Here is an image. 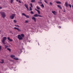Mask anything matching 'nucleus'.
Returning a JSON list of instances; mask_svg holds the SVG:
<instances>
[{"instance_id":"nucleus-1","label":"nucleus","mask_w":73,"mask_h":73,"mask_svg":"<svg viewBox=\"0 0 73 73\" xmlns=\"http://www.w3.org/2000/svg\"><path fill=\"white\" fill-rule=\"evenodd\" d=\"M0 14H1V16L4 19L5 18V17L6 16L5 15V13L4 12H1L0 13Z\"/></svg>"},{"instance_id":"nucleus-2","label":"nucleus","mask_w":73,"mask_h":73,"mask_svg":"<svg viewBox=\"0 0 73 73\" xmlns=\"http://www.w3.org/2000/svg\"><path fill=\"white\" fill-rule=\"evenodd\" d=\"M15 14H13L12 15H11L10 17V18L11 19H13L14 17H15Z\"/></svg>"},{"instance_id":"nucleus-3","label":"nucleus","mask_w":73,"mask_h":73,"mask_svg":"<svg viewBox=\"0 0 73 73\" xmlns=\"http://www.w3.org/2000/svg\"><path fill=\"white\" fill-rule=\"evenodd\" d=\"M18 38L19 39V40H23V37L21 35H18Z\"/></svg>"},{"instance_id":"nucleus-4","label":"nucleus","mask_w":73,"mask_h":73,"mask_svg":"<svg viewBox=\"0 0 73 73\" xmlns=\"http://www.w3.org/2000/svg\"><path fill=\"white\" fill-rule=\"evenodd\" d=\"M23 51H25V49H21L19 50V53H21L22 52H23Z\"/></svg>"},{"instance_id":"nucleus-5","label":"nucleus","mask_w":73,"mask_h":73,"mask_svg":"<svg viewBox=\"0 0 73 73\" xmlns=\"http://www.w3.org/2000/svg\"><path fill=\"white\" fill-rule=\"evenodd\" d=\"M22 15H23V16H25V17H26V18H29V16H28V15H27L24 13H22Z\"/></svg>"},{"instance_id":"nucleus-6","label":"nucleus","mask_w":73,"mask_h":73,"mask_svg":"<svg viewBox=\"0 0 73 73\" xmlns=\"http://www.w3.org/2000/svg\"><path fill=\"white\" fill-rule=\"evenodd\" d=\"M14 29H16L17 30V31H19V32H21V30H20V29H19V28H17V27H15L14 28Z\"/></svg>"},{"instance_id":"nucleus-7","label":"nucleus","mask_w":73,"mask_h":73,"mask_svg":"<svg viewBox=\"0 0 73 73\" xmlns=\"http://www.w3.org/2000/svg\"><path fill=\"white\" fill-rule=\"evenodd\" d=\"M7 37H4L3 38L2 41H5V40H7Z\"/></svg>"},{"instance_id":"nucleus-8","label":"nucleus","mask_w":73,"mask_h":73,"mask_svg":"<svg viewBox=\"0 0 73 73\" xmlns=\"http://www.w3.org/2000/svg\"><path fill=\"white\" fill-rule=\"evenodd\" d=\"M10 56L11 58H13H13H15V56L14 55H11Z\"/></svg>"},{"instance_id":"nucleus-9","label":"nucleus","mask_w":73,"mask_h":73,"mask_svg":"<svg viewBox=\"0 0 73 73\" xmlns=\"http://www.w3.org/2000/svg\"><path fill=\"white\" fill-rule=\"evenodd\" d=\"M32 20H34L35 22H36V18H35V17H32Z\"/></svg>"},{"instance_id":"nucleus-10","label":"nucleus","mask_w":73,"mask_h":73,"mask_svg":"<svg viewBox=\"0 0 73 73\" xmlns=\"http://www.w3.org/2000/svg\"><path fill=\"white\" fill-rule=\"evenodd\" d=\"M52 13L53 14H54V15H56V13H57V12H56L55 11H52Z\"/></svg>"},{"instance_id":"nucleus-11","label":"nucleus","mask_w":73,"mask_h":73,"mask_svg":"<svg viewBox=\"0 0 73 73\" xmlns=\"http://www.w3.org/2000/svg\"><path fill=\"white\" fill-rule=\"evenodd\" d=\"M7 39L10 42L12 41H13L12 40L10 39V38H9V37H7Z\"/></svg>"},{"instance_id":"nucleus-12","label":"nucleus","mask_w":73,"mask_h":73,"mask_svg":"<svg viewBox=\"0 0 73 73\" xmlns=\"http://www.w3.org/2000/svg\"><path fill=\"white\" fill-rule=\"evenodd\" d=\"M13 59L14 60H19V59L18 58L16 57H15Z\"/></svg>"},{"instance_id":"nucleus-13","label":"nucleus","mask_w":73,"mask_h":73,"mask_svg":"<svg viewBox=\"0 0 73 73\" xmlns=\"http://www.w3.org/2000/svg\"><path fill=\"white\" fill-rule=\"evenodd\" d=\"M65 4L66 5V7H68L69 6V4L67 3V2H65Z\"/></svg>"},{"instance_id":"nucleus-14","label":"nucleus","mask_w":73,"mask_h":73,"mask_svg":"<svg viewBox=\"0 0 73 73\" xmlns=\"http://www.w3.org/2000/svg\"><path fill=\"white\" fill-rule=\"evenodd\" d=\"M35 10H36V11H37L39 15H40V11H39V10H37V9H35Z\"/></svg>"},{"instance_id":"nucleus-15","label":"nucleus","mask_w":73,"mask_h":73,"mask_svg":"<svg viewBox=\"0 0 73 73\" xmlns=\"http://www.w3.org/2000/svg\"><path fill=\"white\" fill-rule=\"evenodd\" d=\"M38 14H35L34 15V17H38Z\"/></svg>"},{"instance_id":"nucleus-16","label":"nucleus","mask_w":73,"mask_h":73,"mask_svg":"<svg viewBox=\"0 0 73 73\" xmlns=\"http://www.w3.org/2000/svg\"><path fill=\"white\" fill-rule=\"evenodd\" d=\"M21 36L22 37V38H23V37H24V34H21Z\"/></svg>"},{"instance_id":"nucleus-17","label":"nucleus","mask_w":73,"mask_h":73,"mask_svg":"<svg viewBox=\"0 0 73 73\" xmlns=\"http://www.w3.org/2000/svg\"><path fill=\"white\" fill-rule=\"evenodd\" d=\"M56 3L57 4H61V3L60 1H57L56 2Z\"/></svg>"},{"instance_id":"nucleus-18","label":"nucleus","mask_w":73,"mask_h":73,"mask_svg":"<svg viewBox=\"0 0 73 73\" xmlns=\"http://www.w3.org/2000/svg\"><path fill=\"white\" fill-rule=\"evenodd\" d=\"M57 7H58L59 8H60V9H62V7H61L60 6V5H58Z\"/></svg>"},{"instance_id":"nucleus-19","label":"nucleus","mask_w":73,"mask_h":73,"mask_svg":"<svg viewBox=\"0 0 73 73\" xmlns=\"http://www.w3.org/2000/svg\"><path fill=\"white\" fill-rule=\"evenodd\" d=\"M25 6L26 7V8H28V5H27L26 4H25Z\"/></svg>"},{"instance_id":"nucleus-20","label":"nucleus","mask_w":73,"mask_h":73,"mask_svg":"<svg viewBox=\"0 0 73 73\" xmlns=\"http://www.w3.org/2000/svg\"><path fill=\"white\" fill-rule=\"evenodd\" d=\"M7 50H9V52H11V50L9 48H7Z\"/></svg>"},{"instance_id":"nucleus-21","label":"nucleus","mask_w":73,"mask_h":73,"mask_svg":"<svg viewBox=\"0 0 73 73\" xmlns=\"http://www.w3.org/2000/svg\"><path fill=\"white\" fill-rule=\"evenodd\" d=\"M40 6L41 7H42V8H44V4H42V5H40Z\"/></svg>"},{"instance_id":"nucleus-22","label":"nucleus","mask_w":73,"mask_h":73,"mask_svg":"<svg viewBox=\"0 0 73 73\" xmlns=\"http://www.w3.org/2000/svg\"><path fill=\"white\" fill-rule=\"evenodd\" d=\"M5 49H7L8 47V46L5 45Z\"/></svg>"},{"instance_id":"nucleus-23","label":"nucleus","mask_w":73,"mask_h":73,"mask_svg":"<svg viewBox=\"0 0 73 73\" xmlns=\"http://www.w3.org/2000/svg\"><path fill=\"white\" fill-rule=\"evenodd\" d=\"M15 25V27H18V28L20 27V26L19 25Z\"/></svg>"},{"instance_id":"nucleus-24","label":"nucleus","mask_w":73,"mask_h":73,"mask_svg":"<svg viewBox=\"0 0 73 73\" xmlns=\"http://www.w3.org/2000/svg\"><path fill=\"white\" fill-rule=\"evenodd\" d=\"M1 61H2V62H1V64H3V62H4V60H1Z\"/></svg>"},{"instance_id":"nucleus-25","label":"nucleus","mask_w":73,"mask_h":73,"mask_svg":"<svg viewBox=\"0 0 73 73\" xmlns=\"http://www.w3.org/2000/svg\"><path fill=\"white\" fill-rule=\"evenodd\" d=\"M27 42H31V41L29 40H28V38H27Z\"/></svg>"},{"instance_id":"nucleus-26","label":"nucleus","mask_w":73,"mask_h":73,"mask_svg":"<svg viewBox=\"0 0 73 73\" xmlns=\"http://www.w3.org/2000/svg\"><path fill=\"white\" fill-rule=\"evenodd\" d=\"M35 0H32L31 1V2H32V3L35 2Z\"/></svg>"},{"instance_id":"nucleus-27","label":"nucleus","mask_w":73,"mask_h":73,"mask_svg":"<svg viewBox=\"0 0 73 73\" xmlns=\"http://www.w3.org/2000/svg\"><path fill=\"white\" fill-rule=\"evenodd\" d=\"M38 3L40 4H42V3L41 2H38Z\"/></svg>"},{"instance_id":"nucleus-28","label":"nucleus","mask_w":73,"mask_h":73,"mask_svg":"<svg viewBox=\"0 0 73 73\" xmlns=\"http://www.w3.org/2000/svg\"><path fill=\"white\" fill-rule=\"evenodd\" d=\"M50 5H53V3H52L51 2H50Z\"/></svg>"},{"instance_id":"nucleus-29","label":"nucleus","mask_w":73,"mask_h":73,"mask_svg":"<svg viewBox=\"0 0 73 73\" xmlns=\"http://www.w3.org/2000/svg\"><path fill=\"white\" fill-rule=\"evenodd\" d=\"M30 11H32V8L31 7H30Z\"/></svg>"},{"instance_id":"nucleus-30","label":"nucleus","mask_w":73,"mask_h":73,"mask_svg":"<svg viewBox=\"0 0 73 73\" xmlns=\"http://www.w3.org/2000/svg\"><path fill=\"white\" fill-rule=\"evenodd\" d=\"M13 0H11V3H12H12H13Z\"/></svg>"},{"instance_id":"nucleus-31","label":"nucleus","mask_w":73,"mask_h":73,"mask_svg":"<svg viewBox=\"0 0 73 73\" xmlns=\"http://www.w3.org/2000/svg\"><path fill=\"white\" fill-rule=\"evenodd\" d=\"M30 5H31V7H33V5H32V4L31 3L30 4Z\"/></svg>"},{"instance_id":"nucleus-32","label":"nucleus","mask_w":73,"mask_h":73,"mask_svg":"<svg viewBox=\"0 0 73 73\" xmlns=\"http://www.w3.org/2000/svg\"><path fill=\"white\" fill-rule=\"evenodd\" d=\"M69 5L70 8H71L72 7V5H71V4H70Z\"/></svg>"},{"instance_id":"nucleus-33","label":"nucleus","mask_w":73,"mask_h":73,"mask_svg":"<svg viewBox=\"0 0 73 73\" xmlns=\"http://www.w3.org/2000/svg\"><path fill=\"white\" fill-rule=\"evenodd\" d=\"M37 8L38 9H40V8H39V7L38 6H37Z\"/></svg>"},{"instance_id":"nucleus-34","label":"nucleus","mask_w":73,"mask_h":73,"mask_svg":"<svg viewBox=\"0 0 73 73\" xmlns=\"http://www.w3.org/2000/svg\"><path fill=\"white\" fill-rule=\"evenodd\" d=\"M38 17H42V16L40 15H38Z\"/></svg>"},{"instance_id":"nucleus-35","label":"nucleus","mask_w":73,"mask_h":73,"mask_svg":"<svg viewBox=\"0 0 73 73\" xmlns=\"http://www.w3.org/2000/svg\"><path fill=\"white\" fill-rule=\"evenodd\" d=\"M5 42V41H3V40H2V42L3 44H5V42Z\"/></svg>"},{"instance_id":"nucleus-36","label":"nucleus","mask_w":73,"mask_h":73,"mask_svg":"<svg viewBox=\"0 0 73 73\" xmlns=\"http://www.w3.org/2000/svg\"><path fill=\"white\" fill-rule=\"evenodd\" d=\"M25 23H28V21H25Z\"/></svg>"},{"instance_id":"nucleus-37","label":"nucleus","mask_w":73,"mask_h":73,"mask_svg":"<svg viewBox=\"0 0 73 73\" xmlns=\"http://www.w3.org/2000/svg\"><path fill=\"white\" fill-rule=\"evenodd\" d=\"M31 13L32 14H33V11H31Z\"/></svg>"},{"instance_id":"nucleus-38","label":"nucleus","mask_w":73,"mask_h":73,"mask_svg":"<svg viewBox=\"0 0 73 73\" xmlns=\"http://www.w3.org/2000/svg\"><path fill=\"white\" fill-rule=\"evenodd\" d=\"M14 22L16 23V21L15 20H14Z\"/></svg>"},{"instance_id":"nucleus-39","label":"nucleus","mask_w":73,"mask_h":73,"mask_svg":"<svg viewBox=\"0 0 73 73\" xmlns=\"http://www.w3.org/2000/svg\"><path fill=\"white\" fill-rule=\"evenodd\" d=\"M1 46H0V52L1 51Z\"/></svg>"},{"instance_id":"nucleus-40","label":"nucleus","mask_w":73,"mask_h":73,"mask_svg":"<svg viewBox=\"0 0 73 73\" xmlns=\"http://www.w3.org/2000/svg\"><path fill=\"white\" fill-rule=\"evenodd\" d=\"M44 2H45V3H47V4H48V2H47L46 1V0L44 1Z\"/></svg>"},{"instance_id":"nucleus-41","label":"nucleus","mask_w":73,"mask_h":73,"mask_svg":"<svg viewBox=\"0 0 73 73\" xmlns=\"http://www.w3.org/2000/svg\"><path fill=\"white\" fill-rule=\"evenodd\" d=\"M27 11H29V9H28V7H27Z\"/></svg>"},{"instance_id":"nucleus-42","label":"nucleus","mask_w":73,"mask_h":73,"mask_svg":"<svg viewBox=\"0 0 73 73\" xmlns=\"http://www.w3.org/2000/svg\"><path fill=\"white\" fill-rule=\"evenodd\" d=\"M19 3H21V1H19Z\"/></svg>"},{"instance_id":"nucleus-43","label":"nucleus","mask_w":73,"mask_h":73,"mask_svg":"<svg viewBox=\"0 0 73 73\" xmlns=\"http://www.w3.org/2000/svg\"><path fill=\"white\" fill-rule=\"evenodd\" d=\"M2 9V7H0V9Z\"/></svg>"},{"instance_id":"nucleus-44","label":"nucleus","mask_w":73,"mask_h":73,"mask_svg":"<svg viewBox=\"0 0 73 73\" xmlns=\"http://www.w3.org/2000/svg\"><path fill=\"white\" fill-rule=\"evenodd\" d=\"M11 61H14L13 60H10Z\"/></svg>"},{"instance_id":"nucleus-45","label":"nucleus","mask_w":73,"mask_h":73,"mask_svg":"<svg viewBox=\"0 0 73 73\" xmlns=\"http://www.w3.org/2000/svg\"><path fill=\"white\" fill-rule=\"evenodd\" d=\"M18 1H19V0H16L17 1V2H18Z\"/></svg>"},{"instance_id":"nucleus-46","label":"nucleus","mask_w":73,"mask_h":73,"mask_svg":"<svg viewBox=\"0 0 73 73\" xmlns=\"http://www.w3.org/2000/svg\"><path fill=\"white\" fill-rule=\"evenodd\" d=\"M59 28H61V27L59 26Z\"/></svg>"},{"instance_id":"nucleus-47","label":"nucleus","mask_w":73,"mask_h":73,"mask_svg":"<svg viewBox=\"0 0 73 73\" xmlns=\"http://www.w3.org/2000/svg\"><path fill=\"white\" fill-rule=\"evenodd\" d=\"M59 12L60 13V11H59Z\"/></svg>"},{"instance_id":"nucleus-48","label":"nucleus","mask_w":73,"mask_h":73,"mask_svg":"<svg viewBox=\"0 0 73 73\" xmlns=\"http://www.w3.org/2000/svg\"><path fill=\"white\" fill-rule=\"evenodd\" d=\"M38 45H39V43H38Z\"/></svg>"},{"instance_id":"nucleus-49","label":"nucleus","mask_w":73,"mask_h":73,"mask_svg":"<svg viewBox=\"0 0 73 73\" xmlns=\"http://www.w3.org/2000/svg\"><path fill=\"white\" fill-rule=\"evenodd\" d=\"M64 12H65V11H64Z\"/></svg>"},{"instance_id":"nucleus-50","label":"nucleus","mask_w":73,"mask_h":73,"mask_svg":"<svg viewBox=\"0 0 73 73\" xmlns=\"http://www.w3.org/2000/svg\"><path fill=\"white\" fill-rule=\"evenodd\" d=\"M72 7H73V5L72 6Z\"/></svg>"},{"instance_id":"nucleus-51","label":"nucleus","mask_w":73,"mask_h":73,"mask_svg":"<svg viewBox=\"0 0 73 73\" xmlns=\"http://www.w3.org/2000/svg\"><path fill=\"white\" fill-rule=\"evenodd\" d=\"M36 30L37 31V29H36Z\"/></svg>"}]
</instances>
